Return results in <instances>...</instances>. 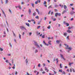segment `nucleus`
<instances>
[{
    "instance_id": "f257e3e1",
    "label": "nucleus",
    "mask_w": 75,
    "mask_h": 75,
    "mask_svg": "<svg viewBox=\"0 0 75 75\" xmlns=\"http://www.w3.org/2000/svg\"><path fill=\"white\" fill-rule=\"evenodd\" d=\"M34 42L35 43V45L37 48H41V47L40 46V45L38 44V43H37V42L36 41H34Z\"/></svg>"
},
{
    "instance_id": "f03ea898",
    "label": "nucleus",
    "mask_w": 75,
    "mask_h": 75,
    "mask_svg": "<svg viewBox=\"0 0 75 75\" xmlns=\"http://www.w3.org/2000/svg\"><path fill=\"white\" fill-rule=\"evenodd\" d=\"M65 46L66 47V49H67V50H71L72 49V48H71V47H69V46L68 45H66V44H64Z\"/></svg>"
},
{
    "instance_id": "7ed1b4c3",
    "label": "nucleus",
    "mask_w": 75,
    "mask_h": 75,
    "mask_svg": "<svg viewBox=\"0 0 75 75\" xmlns=\"http://www.w3.org/2000/svg\"><path fill=\"white\" fill-rule=\"evenodd\" d=\"M20 28L21 30H25V31H27V29L25 28V27L24 26H22L20 27Z\"/></svg>"
},
{
    "instance_id": "20e7f679",
    "label": "nucleus",
    "mask_w": 75,
    "mask_h": 75,
    "mask_svg": "<svg viewBox=\"0 0 75 75\" xmlns=\"http://www.w3.org/2000/svg\"><path fill=\"white\" fill-rule=\"evenodd\" d=\"M60 55V57L62 58L63 59L64 61H65V59L64 58V57H63V55H62V54H61Z\"/></svg>"
},
{
    "instance_id": "39448f33",
    "label": "nucleus",
    "mask_w": 75,
    "mask_h": 75,
    "mask_svg": "<svg viewBox=\"0 0 75 75\" xmlns=\"http://www.w3.org/2000/svg\"><path fill=\"white\" fill-rule=\"evenodd\" d=\"M72 71H73V72H75V69H74L72 68L70 69L71 72H72Z\"/></svg>"
},
{
    "instance_id": "423d86ee",
    "label": "nucleus",
    "mask_w": 75,
    "mask_h": 75,
    "mask_svg": "<svg viewBox=\"0 0 75 75\" xmlns=\"http://www.w3.org/2000/svg\"><path fill=\"white\" fill-rule=\"evenodd\" d=\"M45 71L47 72H48L49 71L48 68H47V67H45Z\"/></svg>"
},
{
    "instance_id": "0eeeda50",
    "label": "nucleus",
    "mask_w": 75,
    "mask_h": 75,
    "mask_svg": "<svg viewBox=\"0 0 75 75\" xmlns=\"http://www.w3.org/2000/svg\"><path fill=\"white\" fill-rule=\"evenodd\" d=\"M2 13L3 14H4V16L5 17H6V14H5V13H4V12L3 10L2 9Z\"/></svg>"
},
{
    "instance_id": "6e6552de",
    "label": "nucleus",
    "mask_w": 75,
    "mask_h": 75,
    "mask_svg": "<svg viewBox=\"0 0 75 75\" xmlns=\"http://www.w3.org/2000/svg\"><path fill=\"white\" fill-rule=\"evenodd\" d=\"M28 13L30 15L31 14V9H29Z\"/></svg>"
},
{
    "instance_id": "1a4fd4ad",
    "label": "nucleus",
    "mask_w": 75,
    "mask_h": 75,
    "mask_svg": "<svg viewBox=\"0 0 75 75\" xmlns=\"http://www.w3.org/2000/svg\"><path fill=\"white\" fill-rule=\"evenodd\" d=\"M43 42L45 45H46L47 46H48V45H49V44H47L44 41H43Z\"/></svg>"
},
{
    "instance_id": "9d476101",
    "label": "nucleus",
    "mask_w": 75,
    "mask_h": 75,
    "mask_svg": "<svg viewBox=\"0 0 75 75\" xmlns=\"http://www.w3.org/2000/svg\"><path fill=\"white\" fill-rule=\"evenodd\" d=\"M36 12H37L38 14H40V12L39 11L38 9H36Z\"/></svg>"
},
{
    "instance_id": "9b49d317",
    "label": "nucleus",
    "mask_w": 75,
    "mask_h": 75,
    "mask_svg": "<svg viewBox=\"0 0 75 75\" xmlns=\"http://www.w3.org/2000/svg\"><path fill=\"white\" fill-rule=\"evenodd\" d=\"M25 24L28 27H30V24L29 23H25Z\"/></svg>"
},
{
    "instance_id": "f8f14e48",
    "label": "nucleus",
    "mask_w": 75,
    "mask_h": 75,
    "mask_svg": "<svg viewBox=\"0 0 75 75\" xmlns=\"http://www.w3.org/2000/svg\"><path fill=\"white\" fill-rule=\"evenodd\" d=\"M51 40H49L48 42V43L50 45H52V44L51 43Z\"/></svg>"
},
{
    "instance_id": "ddd939ff",
    "label": "nucleus",
    "mask_w": 75,
    "mask_h": 75,
    "mask_svg": "<svg viewBox=\"0 0 75 75\" xmlns=\"http://www.w3.org/2000/svg\"><path fill=\"white\" fill-rule=\"evenodd\" d=\"M36 12H35V13H33V16H35L36 15Z\"/></svg>"
},
{
    "instance_id": "4468645a",
    "label": "nucleus",
    "mask_w": 75,
    "mask_h": 75,
    "mask_svg": "<svg viewBox=\"0 0 75 75\" xmlns=\"http://www.w3.org/2000/svg\"><path fill=\"white\" fill-rule=\"evenodd\" d=\"M67 33H64V36H65V37H66V36L67 35Z\"/></svg>"
},
{
    "instance_id": "2eb2a0df",
    "label": "nucleus",
    "mask_w": 75,
    "mask_h": 75,
    "mask_svg": "<svg viewBox=\"0 0 75 75\" xmlns=\"http://www.w3.org/2000/svg\"><path fill=\"white\" fill-rule=\"evenodd\" d=\"M67 33H71V30H67Z\"/></svg>"
},
{
    "instance_id": "dca6fc26",
    "label": "nucleus",
    "mask_w": 75,
    "mask_h": 75,
    "mask_svg": "<svg viewBox=\"0 0 75 75\" xmlns=\"http://www.w3.org/2000/svg\"><path fill=\"white\" fill-rule=\"evenodd\" d=\"M18 7L19 9H20V10H22V8H21V7L20 6H19V5L18 6Z\"/></svg>"
},
{
    "instance_id": "f3484780",
    "label": "nucleus",
    "mask_w": 75,
    "mask_h": 75,
    "mask_svg": "<svg viewBox=\"0 0 75 75\" xmlns=\"http://www.w3.org/2000/svg\"><path fill=\"white\" fill-rule=\"evenodd\" d=\"M74 64V63L71 62V63H69V64L70 65V66H71V64Z\"/></svg>"
},
{
    "instance_id": "a211bd4d",
    "label": "nucleus",
    "mask_w": 75,
    "mask_h": 75,
    "mask_svg": "<svg viewBox=\"0 0 75 75\" xmlns=\"http://www.w3.org/2000/svg\"><path fill=\"white\" fill-rule=\"evenodd\" d=\"M67 7L66 5H64V8L65 9V10H66L67 9Z\"/></svg>"
},
{
    "instance_id": "6ab92c4d",
    "label": "nucleus",
    "mask_w": 75,
    "mask_h": 75,
    "mask_svg": "<svg viewBox=\"0 0 75 75\" xmlns=\"http://www.w3.org/2000/svg\"><path fill=\"white\" fill-rule=\"evenodd\" d=\"M19 37L20 39H21V35L20 34H19Z\"/></svg>"
},
{
    "instance_id": "aec40b11",
    "label": "nucleus",
    "mask_w": 75,
    "mask_h": 75,
    "mask_svg": "<svg viewBox=\"0 0 75 75\" xmlns=\"http://www.w3.org/2000/svg\"><path fill=\"white\" fill-rule=\"evenodd\" d=\"M38 52V49H36L35 50V53H37Z\"/></svg>"
},
{
    "instance_id": "412c9836",
    "label": "nucleus",
    "mask_w": 75,
    "mask_h": 75,
    "mask_svg": "<svg viewBox=\"0 0 75 75\" xmlns=\"http://www.w3.org/2000/svg\"><path fill=\"white\" fill-rule=\"evenodd\" d=\"M56 61H57L56 63L57 64V63H58V58H56Z\"/></svg>"
},
{
    "instance_id": "4be33fe9",
    "label": "nucleus",
    "mask_w": 75,
    "mask_h": 75,
    "mask_svg": "<svg viewBox=\"0 0 75 75\" xmlns=\"http://www.w3.org/2000/svg\"><path fill=\"white\" fill-rule=\"evenodd\" d=\"M60 42V40H57L56 41V42H57V43H58V44H59V43Z\"/></svg>"
},
{
    "instance_id": "5701e85b",
    "label": "nucleus",
    "mask_w": 75,
    "mask_h": 75,
    "mask_svg": "<svg viewBox=\"0 0 75 75\" xmlns=\"http://www.w3.org/2000/svg\"><path fill=\"white\" fill-rule=\"evenodd\" d=\"M38 3V1L37 0V1L35 2V4H37Z\"/></svg>"
},
{
    "instance_id": "b1692460",
    "label": "nucleus",
    "mask_w": 75,
    "mask_h": 75,
    "mask_svg": "<svg viewBox=\"0 0 75 75\" xmlns=\"http://www.w3.org/2000/svg\"><path fill=\"white\" fill-rule=\"evenodd\" d=\"M25 62H26V64H28V61L27 59H26Z\"/></svg>"
},
{
    "instance_id": "393cba45",
    "label": "nucleus",
    "mask_w": 75,
    "mask_h": 75,
    "mask_svg": "<svg viewBox=\"0 0 75 75\" xmlns=\"http://www.w3.org/2000/svg\"><path fill=\"white\" fill-rule=\"evenodd\" d=\"M9 46H10V47H11V48H12V45H11V43H9Z\"/></svg>"
},
{
    "instance_id": "a878e982",
    "label": "nucleus",
    "mask_w": 75,
    "mask_h": 75,
    "mask_svg": "<svg viewBox=\"0 0 75 75\" xmlns=\"http://www.w3.org/2000/svg\"><path fill=\"white\" fill-rule=\"evenodd\" d=\"M62 73L63 74H64V75H65V74H66V73H65V72L64 71H62Z\"/></svg>"
},
{
    "instance_id": "bb28decb",
    "label": "nucleus",
    "mask_w": 75,
    "mask_h": 75,
    "mask_svg": "<svg viewBox=\"0 0 75 75\" xmlns=\"http://www.w3.org/2000/svg\"><path fill=\"white\" fill-rule=\"evenodd\" d=\"M57 16H58V13H56L55 14V16L57 17Z\"/></svg>"
},
{
    "instance_id": "cd10ccee",
    "label": "nucleus",
    "mask_w": 75,
    "mask_h": 75,
    "mask_svg": "<svg viewBox=\"0 0 75 75\" xmlns=\"http://www.w3.org/2000/svg\"><path fill=\"white\" fill-rule=\"evenodd\" d=\"M42 38H45V35H43L42 36Z\"/></svg>"
},
{
    "instance_id": "c85d7f7f",
    "label": "nucleus",
    "mask_w": 75,
    "mask_h": 75,
    "mask_svg": "<svg viewBox=\"0 0 75 75\" xmlns=\"http://www.w3.org/2000/svg\"><path fill=\"white\" fill-rule=\"evenodd\" d=\"M0 50L1 51H3V49L1 47L0 48Z\"/></svg>"
},
{
    "instance_id": "c756f323",
    "label": "nucleus",
    "mask_w": 75,
    "mask_h": 75,
    "mask_svg": "<svg viewBox=\"0 0 75 75\" xmlns=\"http://www.w3.org/2000/svg\"><path fill=\"white\" fill-rule=\"evenodd\" d=\"M36 33L38 35H40V33H38V32H37Z\"/></svg>"
},
{
    "instance_id": "7c9ffc66",
    "label": "nucleus",
    "mask_w": 75,
    "mask_h": 75,
    "mask_svg": "<svg viewBox=\"0 0 75 75\" xmlns=\"http://www.w3.org/2000/svg\"><path fill=\"white\" fill-rule=\"evenodd\" d=\"M6 63H10V62H8V60H6Z\"/></svg>"
},
{
    "instance_id": "2f4dec72",
    "label": "nucleus",
    "mask_w": 75,
    "mask_h": 75,
    "mask_svg": "<svg viewBox=\"0 0 75 75\" xmlns=\"http://www.w3.org/2000/svg\"><path fill=\"white\" fill-rule=\"evenodd\" d=\"M8 0H6L5 1V3L6 4H7L8 3Z\"/></svg>"
},
{
    "instance_id": "473e14b6",
    "label": "nucleus",
    "mask_w": 75,
    "mask_h": 75,
    "mask_svg": "<svg viewBox=\"0 0 75 75\" xmlns=\"http://www.w3.org/2000/svg\"><path fill=\"white\" fill-rule=\"evenodd\" d=\"M66 25L67 26H69V23H66Z\"/></svg>"
},
{
    "instance_id": "72a5a7b5",
    "label": "nucleus",
    "mask_w": 75,
    "mask_h": 75,
    "mask_svg": "<svg viewBox=\"0 0 75 75\" xmlns=\"http://www.w3.org/2000/svg\"><path fill=\"white\" fill-rule=\"evenodd\" d=\"M66 12H67V11H64L62 12V14H64V13H66Z\"/></svg>"
},
{
    "instance_id": "f704fd0d",
    "label": "nucleus",
    "mask_w": 75,
    "mask_h": 75,
    "mask_svg": "<svg viewBox=\"0 0 75 75\" xmlns=\"http://www.w3.org/2000/svg\"><path fill=\"white\" fill-rule=\"evenodd\" d=\"M74 13H75V12H72L71 13V14H74Z\"/></svg>"
},
{
    "instance_id": "c9c22d12",
    "label": "nucleus",
    "mask_w": 75,
    "mask_h": 75,
    "mask_svg": "<svg viewBox=\"0 0 75 75\" xmlns=\"http://www.w3.org/2000/svg\"><path fill=\"white\" fill-rule=\"evenodd\" d=\"M35 18L37 19H38V18H39V17H38V16H37L35 17Z\"/></svg>"
},
{
    "instance_id": "e433bc0d",
    "label": "nucleus",
    "mask_w": 75,
    "mask_h": 75,
    "mask_svg": "<svg viewBox=\"0 0 75 75\" xmlns=\"http://www.w3.org/2000/svg\"><path fill=\"white\" fill-rule=\"evenodd\" d=\"M29 35H30V36H31V34H32V33L30 32L29 33Z\"/></svg>"
},
{
    "instance_id": "4c0bfd02",
    "label": "nucleus",
    "mask_w": 75,
    "mask_h": 75,
    "mask_svg": "<svg viewBox=\"0 0 75 75\" xmlns=\"http://www.w3.org/2000/svg\"><path fill=\"white\" fill-rule=\"evenodd\" d=\"M59 71L61 73L62 72V69L59 70Z\"/></svg>"
},
{
    "instance_id": "58836bf2",
    "label": "nucleus",
    "mask_w": 75,
    "mask_h": 75,
    "mask_svg": "<svg viewBox=\"0 0 75 75\" xmlns=\"http://www.w3.org/2000/svg\"><path fill=\"white\" fill-rule=\"evenodd\" d=\"M43 4H47V2L46 1H44Z\"/></svg>"
},
{
    "instance_id": "ea45409f",
    "label": "nucleus",
    "mask_w": 75,
    "mask_h": 75,
    "mask_svg": "<svg viewBox=\"0 0 75 75\" xmlns=\"http://www.w3.org/2000/svg\"><path fill=\"white\" fill-rule=\"evenodd\" d=\"M60 68H62V64H60Z\"/></svg>"
},
{
    "instance_id": "a19ab883",
    "label": "nucleus",
    "mask_w": 75,
    "mask_h": 75,
    "mask_svg": "<svg viewBox=\"0 0 75 75\" xmlns=\"http://www.w3.org/2000/svg\"><path fill=\"white\" fill-rule=\"evenodd\" d=\"M38 67H41V64H38Z\"/></svg>"
},
{
    "instance_id": "79ce46f5",
    "label": "nucleus",
    "mask_w": 75,
    "mask_h": 75,
    "mask_svg": "<svg viewBox=\"0 0 75 75\" xmlns=\"http://www.w3.org/2000/svg\"><path fill=\"white\" fill-rule=\"evenodd\" d=\"M52 8V7L51 6H49L48 8Z\"/></svg>"
},
{
    "instance_id": "37998d69",
    "label": "nucleus",
    "mask_w": 75,
    "mask_h": 75,
    "mask_svg": "<svg viewBox=\"0 0 75 75\" xmlns=\"http://www.w3.org/2000/svg\"><path fill=\"white\" fill-rule=\"evenodd\" d=\"M31 4H32V7H34V4L32 3Z\"/></svg>"
},
{
    "instance_id": "c03bdc74",
    "label": "nucleus",
    "mask_w": 75,
    "mask_h": 75,
    "mask_svg": "<svg viewBox=\"0 0 75 75\" xmlns=\"http://www.w3.org/2000/svg\"><path fill=\"white\" fill-rule=\"evenodd\" d=\"M58 7V6L57 5H55V7Z\"/></svg>"
},
{
    "instance_id": "a18cd8bd",
    "label": "nucleus",
    "mask_w": 75,
    "mask_h": 75,
    "mask_svg": "<svg viewBox=\"0 0 75 75\" xmlns=\"http://www.w3.org/2000/svg\"><path fill=\"white\" fill-rule=\"evenodd\" d=\"M50 28H51V27L50 26V25H49L48 27H47V28H48V29H50Z\"/></svg>"
},
{
    "instance_id": "49530a36",
    "label": "nucleus",
    "mask_w": 75,
    "mask_h": 75,
    "mask_svg": "<svg viewBox=\"0 0 75 75\" xmlns=\"http://www.w3.org/2000/svg\"><path fill=\"white\" fill-rule=\"evenodd\" d=\"M13 36L14 37H16V34H15V33H13Z\"/></svg>"
},
{
    "instance_id": "de8ad7c7",
    "label": "nucleus",
    "mask_w": 75,
    "mask_h": 75,
    "mask_svg": "<svg viewBox=\"0 0 75 75\" xmlns=\"http://www.w3.org/2000/svg\"><path fill=\"white\" fill-rule=\"evenodd\" d=\"M54 10H55V12H57V11H58V10H57V9H54Z\"/></svg>"
},
{
    "instance_id": "09e8293b",
    "label": "nucleus",
    "mask_w": 75,
    "mask_h": 75,
    "mask_svg": "<svg viewBox=\"0 0 75 75\" xmlns=\"http://www.w3.org/2000/svg\"><path fill=\"white\" fill-rule=\"evenodd\" d=\"M67 40H69V36H68L67 37Z\"/></svg>"
},
{
    "instance_id": "8fccbe9b",
    "label": "nucleus",
    "mask_w": 75,
    "mask_h": 75,
    "mask_svg": "<svg viewBox=\"0 0 75 75\" xmlns=\"http://www.w3.org/2000/svg\"><path fill=\"white\" fill-rule=\"evenodd\" d=\"M9 12L10 13H11V10H10V9H9Z\"/></svg>"
},
{
    "instance_id": "3c124183",
    "label": "nucleus",
    "mask_w": 75,
    "mask_h": 75,
    "mask_svg": "<svg viewBox=\"0 0 75 75\" xmlns=\"http://www.w3.org/2000/svg\"><path fill=\"white\" fill-rule=\"evenodd\" d=\"M58 16H61V13H58Z\"/></svg>"
},
{
    "instance_id": "603ef678",
    "label": "nucleus",
    "mask_w": 75,
    "mask_h": 75,
    "mask_svg": "<svg viewBox=\"0 0 75 75\" xmlns=\"http://www.w3.org/2000/svg\"><path fill=\"white\" fill-rule=\"evenodd\" d=\"M66 23H66V22L65 21H64L63 22V24H66Z\"/></svg>"
},
{
    "instance_id": "864d4df0",
    "label": "nucleus",
    "mask_w": 75,
    "mask_h": 75,
    "mask_svg": "<svg viewBox=\"0 0 75 75\" xmlns=\"http://www.w3.org/2000/svg\"><path fill=\"white\" fill-rule=\"evenodd\" d=\"M41 27V26H38V29H39V28H40Z\"/></svg>"
},
{
    "instance_id": "5fc2aeb1",
    "label": "nucleus",
    "mask_w": 75,
    "mask_h": 75,
    "mask_svg": "<svg viewBox=\"0 0 75 75\" xmlns=\"http://www.w3.org/2000/svg\"><path fill=\"white\" fill-rule=\"evenodd\" d=\"M73 5H74V4H70V6H72Z\"/></svg>"
},
{
    "instance_id": "6e6d98bb",
    "label": "nucleus",
    "mask_w": 75,
    "mask_h": 75,
    "mask_svg": "<svg viewBox=\"0 0 75 75\" xmlns=\"http://www.w3.org/2000/svg\"><path fill=\"white\" fill-rule=\"evenodd\" d=\"M14 41L15 43H17V42L16 41V39H14Z\"/></svg>"
},
{
    "instance_id": "4d7b16f0",
    "label": "nucleus",
    "mask_w": 75,
    "mask_h": 75,
    "mask_svg": "<svg viewBox=\"0 0 75 75\" xmlns=\"http://www.w3.org/2000/svg\"><path fill=\"white\" fill-rule=\"evenodd\" d=\"M71 27H69L68 28V30H70V29H71Z\"/></svg>"
},
{
    "instance_id": "13d9d810",
    "label": "nucleus",
    "mask_w": 75,
    "mask_h": 75,
    "mask_svg": "<svg viewBox=\"0 0 75 75\" xmlns=\"http://www.w3.org/2000/svg\"><path fill=\"white\" fill-rule=\"evenodd\" d=\"M71 21H72V20H74V18H72L70 19Z\"/></svg>"
},
{
    "instance_id": "bf43d9fd",
    "label": "nucleus",
    "mask_w": 75,
    "mask_h": 75,
    "mask_svg": "<svg viewBox=\"0 0 75 75\" xmlns=\"http://www.w3.org/2000/svg\"><path fill=\"white\" fill-rule=\"evenodd\" d=\"M21 4L23 5V4H24V3L23 2H22L21 3Z\"/></svg>"
},
{
    "instance_id": "052dcab7",
    "label": "nucleus",
    "mask_w": 75,
    "mask_h": 75,
    "mask_svg": "<svg viewBox=\"0 0 75 75\" xmlns=\"http://www.w3.org/2000/svg\"><path fill=\"white\" fill-rule=\"evenodd\" d=\"M62 46V45L61 44H60V45H59V47H61Z\"/></svg>"
},
{
    "instance_id": "680f3d73",
    "label": "nucleus",
    "mask_w": 75,
    "mask_h": 75,
    "mask_svg": "<svg viewBox=\"0 0 75 75\" xmlns=\"http://www.w3.org/2000/svg\"><path fill=\"white\" fill-rule=\"evenodd\" d=\"M56 21V19L55 18H54L53 19V21Z\"/></svg>"
},
{
    "instance_id": "e2e57ef3",
    "label": "nucleus",
    "mask_w": 75,
    "mask_h": 75,
    "mask_svg": "<svg viewBox=\"0 0 75 75\" xmlns=\"http://www.w3.org/2000/svg\"><path fill=\"white\" fill-rule=\"evenodd\" d=\"M12 64H13L14 63V62L13 61V59L12 60Z\"/></svg>"
},
{
    "instance_id": "0e129e2a",
    "label": "nucleus",
    "mask_w": 75,
    "mask_h": 75,
    "mask_svg": "<svg viewBox=\"0 0 75 75\" xmlns=\"http://www.w3.org/2000/svg\"><path fill=\"white\" fill-rule=\"evenodd\" d=\"M58 1V0H54V2H57Z\"/></svg>"
},
{
    "instance_id": "69168bd1",
    "label": "nucleus",
    "mask_w": 75,
    "mask_h": 75,
    "mask_svg": "<svg viewBox=\"0 0 75 75\" xmlns=\"http://www.w3.org/2000/svg\"><path fill=\"white\" fill-rule=\"evenodd\" d=\"M18 74L17 72V71H16L15 72V75H17V74Z\"/></svg>"
},
{
    "instance_id": "338daca9",
    "label": "nucleus",
    "mask_w": 75,
    "mask_h": 75,
    "mask_svg": "<svg viewBox=\"0 0 75 75\" xmlns=\"http://www.w3.org/2000/svg\"><path fill=\"white\" fill-rule=\"evenodd\" d=\"M27 74L28 75H30V74H29V73H28V72H27Z\"/></svg>"
},
{
    "instance_id": "774afa93",
    "label": "nucleus",
    "mask_w": 75,
    "mask_h": 75,
    "mask_svg": "<svg viewBox=\"0 0 75 75\" xmlns=\"http://www.w3.org/2000/svg\"><path fill=\"white\" fill-rule=\"evenodd\" d=\"M1 3H2V4H3V1H2V0H1Z\"/></svg>"
}]
</instances>
